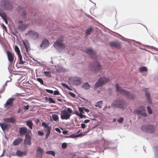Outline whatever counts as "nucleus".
I'll return each mask as SVG.
<instances>
[{"label":"nucleus","instance_id":"obj_1","mask_svg":"<svg viewBox=\"0 0 158 158\" xmlns=\"http://www.w3.org/2000/svg\"><path fill=\"white\" fill-rule=\"evenodd\" d=\"M116 90L117 92L119 93L120 94L127 96V98L129 99H134L135 96L134 94H130L129 92L122 88L118 85V84L115 85Z\"/></svg>","mask_w":158,"mask_h":158},{"label":"nucleus","instance_id":"obj_2","mask_svg":"<svg viewBox=\"0 0 158 158\" xmlns=\"http://www.w3.org/2000/svg\"><path fill=\"white\" fill-rule=\"evenodd\" d=\"M127 104L125 101L122 99H119L115 101L111 105L113 108H120L124 109L126 107Z\"/></svg>","mask_w":158,"mask_h":158},{"label":"nucleus","instance_id":"obj_3","mask_svg":"<svg viewBox=\"0 0 158 158\" xmlns=\"http://www.w3.org/2000/svg\"><path fill=\"white\" fill-rule=\"evenodd\" d=\"M72 110L69 108L67 109H64L61 111L60 118L62 119L67 120L69 119L71 115Z\"/></svg>","mask_w":158,"mask_h":158},{"label":"nucleus","instance_id":"obj_4","mask_svg":"<svg viewBox=\"0 0 158 158\" xmlns=\"http://www.w3.org/2000/svg\"><path fill=\"white\" fill-rule=\"evenodd\" d=\"M141 129L143 131L150 134L153 133L155 131L154 126L151 125H143Z\"/></svg>","mask_w":158,"mask_h":158},{"label":"nucleus","instance_id":"obj_5","mask_svg":"<svg viewBox=\"0 0 158 158\" xmlns=\"http://www.w3.org/2000/svg\"><path fill=\"white\" fill-rule=\"evenodd\" d=\"M89 68L91 71L95 72H98L102 69V65L98 61L94 62L93 65L90 64Z\"/></svg>","mask_w":158,"mask_h":158},{"label":"nucleus","instance_id":"obj_6","mask_svg":"<svg viewBox=\"0 0 158 158\" xmlns=\"http://www.w3.org/2000/svg\"><path fill=\"white\" fill-rule=\"evenodd\" d=\"M109 78H106L104 76L101 77L96 83L94 86V88L96 89L101 87L103 84L109 81Z\"/></svg>","mask_w":158,"mask_h":158},{"label":"nucleus","instance_id":"obj_7","mask_svg":"<svg viewBox=\"0 0 158 158\" xmlns=\"http://www.w3.org/2000/svg\"><path fill=\"white\" fill-rule=\"evenodd\" d=\"M78 109L80 111V113L77 111H76L75 112L74 114H75L77 116H79V117L81 118H86L87 117L86 115H83V114L84 113V112H89V110L88 109H86L84 107H79Z\"/></svg>","mask_w":158,"mask_h":158},{"label":"nucleus","instance_id":"obj_8","mask_svg":"<svg viewBox=\"0 0 158 158\" xmlns=\"http://www.w3.org/2000/svg\"><path fill=\"white\" fill-rule=\"evenodd\" d=\"M0 5L2 7L8 10H11L13 9V6L9 2L6 0L1 1Z\"/></svg>","mask_w":158,"mask_h":158},{"label":"nucleus","instance_id":"obj_9","mask_svg":"<svg viewBox=\"0 0 158 158\" xmlns=\"http://www.w3.org/2000/svg\"><path fill=\"white\" fill-rule=\"evenodd\" d=\"M145 111V107L144 106H141L138 109L135 110L133 113L134 114H137L138 115H140L143 117H145L147 116Z\"/></svg>","mask_w":158,"mask_h":158},{"label":"nucleus","instance_id":"obj_10","mask_svg":"<svg viewBox=\"0 0 158 158\" xmlns=\"http://www.w3.org/2000/svg\"><path fill=\"white\" fill-rule=\"evenodd\" d=\"M63 38L61 37L60 39H57L56 42H55L53 46L58 49H62L64 48V45L63 43Z\"/></svg>","mask_w":158,"mask_h":158},{"label":"nucleus","instance_id":"obj_11","mask_svg":"<svg viewBox=\"0 0 158 158\" xmlns=\"http://www.w3.org/2000/svg\"><path fill=\"white\" fill-rule=\"evenodd\" d=\"M26 35L29 36V37L32 40H35L38 38L39 34L35 31L29 30L26 34Z\"/></svg>","mask_w":158,"mask_h":158},{"label":"nucleus","instance_id":"obj_12","mask_svg":"<svg viewBox=\"0 0 158 158\" xmlns=\"http://www.w3.org/2000/svg\"><path fill=\"white\" fill-rule=\"evenodd\" d=\"M31 130L28 131V133L25 135V138L24 141V144L30 145L31 144V136L29 135V134H31Z\"/></svg>","mask_w":158,"mask_h":158},{"label":"nucleus","instance_id":"obj_13","mask_svg":"<svg viewBox=\"0 0 158 158\" xmlns=\"http://www.w3.org/2000/svg\"><path fill=\"white\" fill-rule=\"evenodd\" d=\"M69 80L74 85H77L81 83V80L78 77H72L69 78Z\"/></svg>","mask_w":158,"mask_h":158},{"label":"nucleus","instance_id":"obj_14","mask_svg":"<svg viewBox=\"0 0 158 158\" xmlns=\"http://www.w3.org/2000/svg\"><path fill=\"white\" fill-rule=\"evenodd\" d=\"M15 99L14 98H9L4 105V108L6 109H8L11 107L13 105V102Z\"/></svg>","mask_w":158,"mask_h":158},{"label":"nucleus","instance_id":"obj_15","mask_svg":"<svg viewBox=\"0 0 158 158\" xmlns=\"http://www.w3.org/2000/svg\"><path fill=\"white\" fill-rule=\"evenodd\" d=\"M19 24L18 26V28L22 31L26 29L28 27L27 24L23 23L22 20H20L18 22Z\"/></svg>","mask_w":158,"mask_h":158},{"label":"nucleus","instance_id":"obj_16","mask_svg":"<svg viewBox=\"0 0 158 158\" xmlns=\"http://www.w3.org/2000/svg\"><path fill=\"white\" fill-rule=\"evenodd\" d=\"M85 52L90 55L91 57L94 59H95L97 57L95 52L90 48H86L85 50Z\"/></svg>","mask_w":158,"mask_h":158},{"label":"nucleus","instance_id":"obj_17","mask_svg":"<svg viewBox=\"0 0 158 158\" xmlns=\"http://www.w3.org/2000/svg\"><path fill=\"white\" fill-rule=\"evenodd\" d=\"M28 132L27 129L26 127H22L19 128V132L21 136H23L27 134Z\"/></svg>","mask_w":158,"mask_h":158},{"label":"nucleus","instance_id":"obj_18","mask_svg":"<svg viewBox=\"0 0 158 158\" xmlns=\"http://www.w3.org/2000/svg\"><path fill=\"white\" fill-rule=\"evenodd\" d=\"M7 54L8 60L10 63H12L14 60V54L9 51H7Z\"/></svg>","mask_w":158,"mask_h":158},{"label":"nucleus","instance_id":"obj_19","mask_svg":"<svg viewBox=\"0 0 158 158\" xmlns=\"http://www.w3.org/2000/svg\"><path fill=\"white\" fill-rule=\"evenodd\" d=\"M36 157L37 158H42L43 150L40 147L37 148L36 150Z\"/></svg>","mask_w":158,"mask_h":158},{"label":"nucleus","instance_id":"obj_20","mask_svg":"<svg viewBox=\"0 0 158 158\" xmlns=\"http://www.w3.org/2000/svg\"><path fill=\"white\" fill-rule=\"evenodd\" d=\"M0 126L3 131H5L11 127L10 125L6 123H0Z\"/></svg>","mask_w":158,"mask_h":158},{"label":"nucleus","instance_id":"obj_21","mask_svg":"<svg viewBox=\"0 0 158 158\" xmlns=\"http://www.w3.org/2000/svg\"><path fill=\"white\" fill-rule=\"evenodd\" d=\"M110 45L111 47H114L118 48L121 47V43L118 41L111 42L110 43Z\"/></svg>","mask_w":158,"mask_h":158},{"label":"nucleus","instance_id":"obj_22","mask_svg":"<svg viewBox=\"0 0 158 158\" xmlns=\"http://www.w3.org/2000/svg\"><path fill=\"white\" fill-rule=\"evenodd\" d=\"M4 121L6 123H14L16 122V119L14 117L5 118L4 119Z\"/></svg>","mask_w":158,"mask_h":158},{"label":"nucleus","instance_id":"obj_23","mask_svg":"<svg viewBox=\"0 0 158 158\" xmlns=\"http://www.w3.org/2000/svg\"><path fill=\"white\" fill-rule=\"evenodd\" d=\"M23 44L25 47L27 52H28L29 51L30 49L29 47V44L27 40H24L23 41Z\"/></svg>","mask_w":158,"mask_h":158},{"label":"nucleus","instance_id":"obj_24","mask_svg":"<svg viewBox=\"0 0 158 158\" xmlns=\"http://www.w3.org/2000/svg\"><path fill=\"white\" fill-rule=\"evenodd\" d=\"M49 44L48 41L46 39H44L42 42L40 46L43 48L47 47Z\"/></svg>","mask_w":158,"mask_h":158},{"label":"nucleus","instance_id":"obj_25","mask_svg":"<svg viewBox=\"0 0 158 158\" xmlns=\"http://www.w3.org/2000/svg\"><path fill=\"white\" fill-rule=\"evenodd\" d=\"M17 156L19 157H22L24 156H26L27 154L26 151L22 152L20 150H18L16 152Z\"/></svg>","mask_w":158,"mask_h":158},{"label":"nucleus","instance_id":"obj_26","mask_svg":"<svg viewBox=\"0 0 158 158\" xmlns=\"http://www.w3.org/2000/svg\"><path fill=\"white\" fill-rule=\"evenodd\" d=\"M23 139L21 138H18L15 139L13 142V144L15 146L19 145L22 141Z\"/></svg>","mask_w":158,"mask_h":158},{"label":"nucleus","instance_id":"obj_27","mask_svg":"<svg viewBox=\"0 0 158 158\" xmlns=\"http://www.w3.org/2000/svg\"><path fill=\"white\" fill-rule=\"evenodd\" d=\"M26 125L29 127V128L32 129L33 124L32 121L31 120H28L26 121Z\"/></svg>","mask_w":158,"mask_h":158},{"label":"nucleus","instance_id":"obj_28","mask_svg":"<svg viewBox=\"0 0 158 158\" xmlns=\"http://www.w3.org/2000/svg\"><path fill=\"white\" fill-rule=\"evenodd\" d=\"M146 91L145 93V96L147 98V100L149 103H151V101L150 99V95L148 91L145 90Z\"/></svg>","mask_w":158,"mask_h":158},{"label":"nucleus","instance_id":"obj_29","mask_svg":"<svg viewBox=\"0 0 158 158\" xmlns=\"http://www.w3.org/2000/svg\"><path fill=\"white\" fill-rule=\"evenodd\" d=\"M18 56L19 60V64H24L25 62L22 60V57L21 54L18 55Z\"/></svg>","mask_w":158,"mask_h":158},{"label":"nucleus","instance_id":"obj_30","mask_svg":"<svg viewBox=\"0 0 158 158\" xmlns=\"http://www.w3.org/2000/svg\"><path fill=\"white\" fill-rule=\"evenodd\" d=\"M93 30V29L92 27H89L87 29L85 32V35L86 36H88V35H89L90 34L91 32Z\"/></svg>","mask_w":158,"mask_h":158},{"label":"nucleus","instance_id":"obj_31","mask_svg":"<svg viewBox=\"0 0 158 158\" xmlns=\"http://www.w3.org/2000/svg\"><path fill=\"white\" fill-rule=\"evenodd\" d=\"M83 89H89L90 88V85L87 82L83 84L82 86Z\"/></svg>","mask_w":158,"mask_h":158},{"label":"nucleus","instance_id":"obj_32","mask_svg":"<svg viewBox=\"0 0 158 158\" xmlns=\"http://www.w3.org/2000/svg\"><path fill=\"white\" fill-rule=\"evenodd\" d=\"M102 101H100L97 102L96 104L95 105V106L96 107L101 108L102 107Z\"/></svg>","mask_w":158,"mask_h":158},{"label":"nucleus","instance_id":"obj_33","mask_svg":"<svg viewBox=\"0 0 158 158\" xmlns=\"http://www.w3.org/2000/svg\"><path fill=\"white\" fill-rule=\"evenodd\" d=\"M45 76L46 77H52L51 72L50 71H45L44 72Z\"/></svg>","mask_w":158,"mask_h":158},{"label":"nucleus","instance_id":"obj_34","mask_svg":"<svg viewBox=\"0 0 158 158\" xmlns=\"http://www.w3.org/2000/svg\"><path fill=\"white\" fill-rule=\"evenodd\" d=\"M148 69L147 67H142L139 68V71L140 72H142L144 71L146 72L147 71Z\"/></svg>","mask_w":158,"mask_h":158},{"label":"nucleus","instance_id":"obj_35","mask_svg":"<svg viewBox=\"0 0 158 158\" xmlns=\"http://www.w3.org/2000/svg\"><path fill=\"white\" fill-rule=\"evenodd\" d=\"M15 51L16 52L17 54L19 55V54H20V51L19 50V48L16 45L15 46Z\"/></svg>","mask_w":158,"mask_h":158},{"label":"nucleus","instance_id":"obj_36","mask_svg":"<svg viewBox=\"0 0 158 158\" xmlns=\"http://www.w3.org/2000/svg\"><path fill=\"white\" fill-rule=\"evenodd\" d=\"M52 118L53 120L55 121H56L59 119V117L58 116L55 114H53L52 115Z\"/></svg>","mask_w":158,"mask_h":158},{"label":"nucleus","instance_id":"obj_37","mask_svg":"<svg viewBox=\"0 0 158 158\" xmlns=\"http://www.w3.org/2000/svg\"><path fill=\"white\" fill-rule=\"evenodd\" d=\"M20 12H22V15L23 17H25L26 15V12L25 10L24 9H21V10H19Z\"/></svg>","mask_w":158,"mask_h":158},{"label":"nucleus","instance_id":"obj_38","mask_svg":"<svg viewBox=\"0 0 158 158\" xmlns=\"http://www.w3.org/2000/svg\"><path fill=\"white\" fill-rule=\"evenodd\" d=\"M46 153L47 154H51V155L53 156H55V152L52 151H47L46 152Z\"/></svg>","mask_w":158,"mask_h":158},{"label":"nucleus","instance_id":"obj_39","mask_svg":"<svg viewBox=\"0 0 158 158\" xmlns=\"http://www.w3.org/2000/svg\"><path fill=\"white\" fill-rule=\"evenodd\" d=\"M147 109L148 113L149 114H151L152 113V109L149 106H148L147 107Z\"/></svg>","mask_w":158,"mask_h":158},{"label":"nucleus","instance_id":"obj_40","mask_svg":"<svg viewBox=\"0 0 158 158\" xmlns=\"http://www.w3.org/2000/svg\"><path fill=\"white\" fill-rule=\"evenodd\" d=\"M37 80L41 84L43 85L44 82L43 80L40 78H38L37 79Z\"/></svg>","mask_w":158,"mask_h":158},{"label":"nucleus","instance_id":"obj_41","mask_svg":"<svg viewBox=\"0 0 158 158\" xmlns=\"http://www.w3.org/2000/svg\"><path fill=\"white\" fill-rule=\"evenodd\" d=\"M62 85L64 87L70 90H71L70 88L66 84L64 83H62Z\"/></svg>","mask_w":158,"mask_h":158},{"label":"nucleus","instance_id":"obj_42","mask_svg":"<svg viewBox=\"0 0 158 158\" xmlns=\"http://www.w3.org/2000/svg\"><path fill=\"white\" fill-rule=\"evenodd\" d=\"M48 101L49 103H55V101L51 98H49L48 99Z\"/></svg>","mask_w":158,"mask_h":158},{"label":"nucleus","instance_id":"obj_43","mask_svg":"<svg viewBox=\"0 0 158 158\" xmlns=\"http://www.w3.org/2000/svg\"><path fill=\"white\" fill-rule=\"evenodd\" d=\"M42 126L44 127L45 128L48 127V125L45 122H43L42 123Z\"/></svg>","mask_w":158,"mask_h":158},{"label":"nucleus","instance_id":"obj_44","mask_svg":"<svg viewBox=\"0 0 158 158\" xmlns=\"http://www.w3.org/2000/svg\"><path fill=\"white\" fill-rule=\"evenodd\" d=\"M123 120V118L122 117L120 118L118 120V122L120 123H122Z\"/></svg>","mask_w":158,"mask_h":158},{"label":"nucleus","instance_id":"obj_45","mask_svg":"<svg viewBox=\"0 0 158 158\" xmlns=\"http://www.w3.org/2000/svg\"><path fill=\"white\" fill-rule=\"evenodd\" d=\"M51 127L48 126V127H47L46 128L45 131H47V132H48L49 131V132H50V131H51Z\"/></svg>","mask_w":158,"mask_h":158},{"label":"nucleus","instance_id":"obj_46","mask_svg":"<svg viewBox=\"0 0 158 158\" xmlns=\"http://www.w3.org/2000/svg\"><path fill=\"white\" fill-rule=\"evenodd\" d=\"M67 145L65 143H63L62 145V147L63 148H66Z\"/></svg>","mask_w":158,"mask_h":158},{"label":"nucleus","instance_id":"obj_47","mask_svg":"<svg viewBox=\"0 0 158 158\" xmlns=\"http://www.w3.org/2000/svg\"><path fill=\"white\" fill-rule=\"evenodd\" d=\"M69 94L71 95V96L75 98V95L73 93L71 92H69Z\"/></svg>","mask_w":158,"mask_h":158},{"label":"nucleus","instance_id":"obj_48","mask_svg":"<svg viewBox=\"0 0 158 158\" xmlns=\"http://www.w3.org/2000/svg\"><path fill=\"white\" fill-rule=\"evenodd\" d=\"M45 90L48 93H49L51 94H53V91L52 90H49V89H46Z\"/></svg>","mask_w":158,"mask_h":158},{"label":"nucleus","instance_id":"obj_49","mask_svg":"<svg viewBox=\"0 0 158 158\" xmlns=\"http://www.w3.org/2000/svg\"><path fill=\"white\" fill-rule=\"evenodd\" d=\"M38 134L40 136H43L44 134L43 132L40 131H38Z\"/></svg>","mask_w":158,"mask_h":158},{"label":"nucleus","instance_id":"obj_50","mask_svg":"<svg viewBox=\"0 0 158 158\" xmlns=\"http://www.w3.org/2000/svg\"><path fill=\"white\" fill-rule=\"evenodd\" d=\"M60 94V93L58 91L55 90L54 91V95H59Z\"/></svg>","mask_w":158,"mask_h":158},{"label":"nucleus","instance_id":"obj_51","mask_svg":"<svg viewBox=\"0 0 158 158\" xmlns=\"http://www.w3.org/2000/svg\"><path fill=\"white\" fill-rule=\"evenodd\" d=\"M68 137L72 138H77V137H76V135H75V134H72L71 135H69L68 136Z\"/></svg>","mask_w":158,"mask_h":158},{"label":"nucleus","instance_id":"obj_52","mask_svg":"<svg viewBox=\"0 0 158 158\" xmlns=\"http://www.w3.org/2000/svg\"><path fill=\"white\" fill-rule=\"evenodd\" d=\"M50 132H49V131L48 132H47L45 136V138L46 139H47L48 138L50 135Z\"/></svg>","mask_w":158,"mask_h":158},{"label":"nucleus","instance_id":"obj_53","mask_svg":"<svg viewBox=\"0 0 158 158\" xmlns=\"http://www.w3.org/2000/svg\"><path fill=\"white\" fill-rule=\"evenodd\" d=\"M81 127L82 128L84 129L86 127L85 124L84 123H82L81 125Z\"/></svg>","mask_w":158,"mask_h":158},{"label":"nucleus","instance_id":"obj_54","mask_svg":"<svg viewBox=\"0 0 158 158\" xmlns=\"http://www.w3.org/2000/svg\"><path fill=\"white\" fill-rule=\"evenodd\" d=\"M1 27L3 29L5 30L6 31V27L3 24L2 25Z\"/></svg>","mask_w":158,"mask_h":158},{"label":"nucleus","instance_id":"obj_55","mask_svg":"<svg viewBox=\"0 0 158 158\" xmlns=\"http://www.w3.org/2000/svg\"><path fill=\"white\" fill-rule=\"evenodd\" d=\"M23 108L26 110H28L29 108V106L27 105L26 106H24Z\"/></svg>","mask_w":158,"mask_h":158},{"label":"nucleus","instance_id":"obj_56","mask_svg":"<svg viewBox=\"0 0 158 158\" xmlns=\"http://www.w3.org/2000/svg\"><path fill=\"white\" fill-rule=\"evenodd\" d=\"M0 16L3 19L5 18V16L4 14L0 13Z\"/></svg>","mask_w":158,"mask_h":158},{"label":"nucleus","instance_id":"obj_57","mask_svg":"<svg viewBox=\"0 0 158 158\" xmlns=\"http://www.w3.org/2000/svg\"><path fill=\"white\" fill-rule=\"evenodd\" d=\"M83 135L82 133H81L80 134H78L77 135H76V137H77V138L79 137L80 136H81L82 135Z\"/></svg>","mask_w":158,"mask_h":158},{"label":"nucleus","instance_id":"obj_58","mask_svg":"<svg viewBox=\"0 0 158 158\" xmlns=\"http://www.w3.org/2000/svg\"><path fill=\"white\" fill-rule=\"evenodd\" d=\"M62 132L63 134L65 135L67 133L68 131H63Z\"/></svg>","mask_w":158,"mask_h":158},{"label":"nucleus","instance_id":"obj_59","mask_svg":"<svg viewBox=\"0 0 158 158\" xmlns=\"http://www.w3.org/2000/svg\"><path fill=\"white\" fill-rule=\"evenodd\" d=\"M89 121H90V120L89 119H86V120H85L84 122L85 123H87L89 122Z\"/></svg>","mask_w":158,"mask_h":158},{"label":"nucleus","instance_id":"obj_60","mask_svg":"<svg viewBox=\"0 0 158 158\" xmlns=\"http://www.w3.org/2000/svg\"><path fill=\"white\" fill-rule=\"evenodd\" d=\"M56 130L58 132H60V130L58 128H56Z\"/></svg>","mask_w":158,"mask_h":158},{"label":"nucleus","instance_id":"obj_61","mask_svg":"<svg viewBox=\"0 0 158 158\" xmlns=\"http://www.w3.org/2000/svg\"><path fill=\"white\" fill-rule=\"evenodd\" d=\"M4 19V21H5V23H6V24H7V20L5 19V18Z\"/></svg>","mask_w":158,"mask_h":158},{"label":"nucleus","instance_id":"obj_62","mask_svg":"<svg viewBox=\"0 0 158 158\" xmlns=\"http://www.w3.org/2000/svg\"><path fill=\"white\" fill-rule=\"evenodd\" d=\"M39 119L38 118H37L36 120V123H38L39 121Z\"/></svg>","mask_w":158,"mask_h":158},{"label":"nucleus","instance_id":"obj_63","mask_svg":"<svg viewBox=\"0 0 158 158\" xmlns=\"http://www.w3.org/2000/svg\"><path fill=\"white\" fill-rule=\"evenodd\" d=\"M57 100L59 101H60V102L61 101V99H58Z\"/></svg>","mask_w":158,"mask_h":158},{"label":"nucleus","instance_id":"obj_64","mask_svg":"<svg viewBox=\"0 0 158 158\" xmlns=\"http://www.w3.org/2000/svg\"><path fill=\"white\" fill-rule=\"evenodd\" d=\"M20 110H21L20 109H19V110L18 113H19L20 111Z\"/></svg>","mask_w":158,"mask_h":158}]
</instances>
